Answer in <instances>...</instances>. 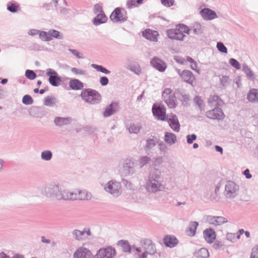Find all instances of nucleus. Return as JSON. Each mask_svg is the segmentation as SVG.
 <instances>
[{"mask_svg": "<svg viewBox=\"0 0 258 258\" xmlns=\"http://www.w3.org/2000/svg\"><path fill=\"white\" fill-rule=\"evenodd\" d=\"M145 187L147 192L150 194H156L164 190L165 187L160 170L154 168L149 172Z\"/></svg>", "mask_w": 258, "mask_h": 258, "instance_id": "obj_1", "label": "nucleus"}, {"mask_svg": "<svg viewBox=\"0 0 258 258\" xmlns=\"http://www.w3.org/2000/svg\"><path fill=\"white\" fill-rule=\"evenodd\" d=\"M190 33L189 28L183 24H178L175 28L170 29L166 31V35L169 38L178 41L184 40L186 37L184 33L189 35Z\"/></svg>", "mask_w": 258, "mask_h": 258, "instance_id": "obj_2", "label": "nucleus"}, {"mask_svg": "<svg viewBox=\"0 0 258 258\" xmlns=\"http://www.w3.org/2000/svg\"><path fill=\"white\" fill-rule=\"evenodd\" d=\"M60 187L59 184H46L41 187V193L47 198L58 200Z\"/></svg>", "mask_w": 258, "mask_h": 258, "instance_id": "obj_3", "label": "nucleus"}, {"mask_svg": "<svg viewBox=\"0 0 258 258\" xmlns=\"http://www.w3.org/2000/svg\"><path fill=\"white\" fill-rule=\"evenodd\" d=\"M136 166L135 160L133 158L123 159L121 163L120 173L124 176L132 175L136 172Z\"/></svg>", "mask_w": 258, "mask_h": 258, "instance_id": "obj_4", "label": "nucleus"}, {"mask_svg": "<svg viewBox=\"0 0 258 258\" xmlns=\"http://www.w3.org/2000/svg\"><path fill=\"white\" fill-rule=\"evenodd\" d=\"M81 96L83 100L89 104H98L101 100L100 94L97 91L91 89H83Z\"/></svg>", "mask_w": 258, "mask_h": 258, "instance_id": "obj_5", "label": "nucleus"}, {"mask_svg": "<svg viewBox=\"0 0 258 258\" xmlns=\"http://www.w3.org/2000/svg\"><path fill=\"white\" fill-rule=\"evenodd\" d=\"M239 185L234 181H227L225 184L224 195L228 199H234L239 195Z\"/></svg>", "mask_w": 258, "mask_h": 258, "instance_id": "obj_6", "label": "nucleus"}, {"mask_svg": "<svg viewBox=\"0 0 258 258\" xmlns=\"http://www.w3.org/2000/svg\"><path fill=\"white\" fill-rule=\"evenodd\" d=\"M121 186L120 182L114 180L108 181L104 185V190L114 197H118L121 194Z\"/></svg>", "mask_w": 258, "mask_h": 258, "instance_id": "obj_7", "label": "nucleus"}, {"mask_svg": "<svg viewBox=\"0 0 258 258\" xmlns=\"http://www.w3.org/2000/svg\"><path fill=\"white\" fill-rule=\"evenodd\" d=\"M162 97L165 103L170 108H175L177 101L174 92L170 88H165L162 93Z\"/></svg>", "mask_w": 258, "mask_h": 258, "instance_id": "obj_8", "label": "nucleus"}, {"mask_svg": "<svg viewBox=\"0 0 258 258\" xmlns=\"http://www.w3.org/2000/svg\"><path fill=\"white\" fill-rule=\"evenodd\" d=\"M110 20L115 23L124 22L127 19L126 12L120 8H116L110 16Z\"/></svg>", "mask_w": 258, "mask_h": 258, "instance_id": "obj_9", "label": "nucleus"}, {"mask_svg": "<svg viewBox=\"0 0 258 258\" xmlns=\"http://www.w3.org/2000/svg\"><path fill=\"white\" fill-rule=\"evenodd\" d=\"M116 255V251L111 246L101 248L97 251L94 258H113Z\"/></svg>", "mask_w": 258, "mask_h": 258, "instance_id": "obj_10", "label": "nucleus"}, {"mask_svg": "<svg viewBox=\"0 0 258 258\" xmlns=\"http://www.w3.org/2000/svg\"><path fill=\"white\" fill-rule=\"evenodd\" d=\"M73 258H94V256L89 248L81 246L78 247L74 251Z\"/></svg>", "mask_w": 258, "mask_h": 258, "instance_id": "obj_11", "label": "nucleus"}, {"mask_svg": "<svg viewBox=\"0 0 258 258\" xmlns=\"http://www.w3.org/2000/svg\"><path fill=\"white\" fill-rule=\"evenodd\" d=\"M141 244L145 251L149 254L154 255L156 253L155 244L151 239L143 238L141 240Z\"/></svg>", "mask_w": 258, "mask_h": 258, "instance_id": "obj_12", "label": "nucleus"}, {"mask_svg": "<svg viewBox=\"0 0 258 258\" xmlns=\"http://www.w3.org/2000/svg\"><path fill=\"white\" fill-rule=\"evenodd\" d=\"M72 235L75 240L82 241L86 239L88 236H90L91 232L89 228H85L82 231L74 229L72 232Z\"/></svg>", "mask_w": 258, "mask_h": 258, "instance_id": "obj_13", "label": "nucleus"}, {"mask_svg": "<svg viewBox=\"0 0 258 258\" xmlns=\"http://www.w3.org/2000/svg\"><path fill=\"white\" fill-rule=\"evenodd\" d=\"M153 115L158 120H165L166 119V108L164 105L154 104L152 106Z\"/></svg>", "mask_w": 258, "mask_h": 258, "instance_id": "obj_14", "label": "nucleus"}, {"mask_svg": "<svg viewBox=\"0 0 258 258\" xmlns=\"http://www.w3.org/2000/svg\"><path fill=\"white\" fill-rule=\"evenodd\" d=\"M206 116L212 119L223 120L225 115L220 107H215L212 110L208 111L206 113Z\"/></svg>", "mask_w": 258, "mask_h": 258, "instance_id": "obj_15", "label": "nucleus"}, {"mask_svg": "<svg viewBox=\"0 0 258 258\" xmlns=\"http://www.w3.org/2000/svg\"><path fill=\"white\" fill-rule=\"evenodd\" d=\"M151 65L160 72H163L167 68L166 63L157 56L153 57L150 60Z\"/></svg>", "mask_w": 258, "mask_h": 258, "instance_id": "obj_16", "label": "nucleus"}, {"mask_svg": "<svg viewBox=\"0 0 258 258\" xmlns=\"http://www.w3.org/2000/svg\"><path fill=\"white\" fill-rule=\"evenodd\" d=\"M207 222L214 226H220L228 222L226 218L222 216H214L212 215L207 216L206 217Z\"/></svg>", "mask_w": 258, "mask_h": 258, "instance_id": "obj_17", "label": "nucleus"}, {"mask_svg": "<svg viewBox=\"0 0 258 258\" xmlns=\"http://www.w3.org/2000/svg\"><path fill=\"white\" fill-rule=\"evenodd\" d=\"M77 192L68 189H62L61 186L58 200H76Z\"/></svg>", "mask_w": 258, "mask_h": 258, "instance_id": "obj_18", "label": "nucleus"}, {"mask_svg": "<svg viewBox=\"0 0 258 258\" xmlns=\"http://www.w3.org/2000/svg\"><path fill=\"white\" fill-rule=\"evenodd\" d=\"M203 19L206 21L212 20L218 18L216 12L209 8H204L200 11Z\"/></svg>", "mask_w": 258, "mask_h": 258, "instance_id": "obj_19", "label": "nucleus"}, {"mask_svg": "<svg viewBox=\"0 0 258 258\" xmlns=\"http://www.w3.org/2000/svg\"><path fill=\"white\" fill-rule=\"evenodd\" d=\"M118 103L116 102H112L106 107L103 112V115L104 117H109L118 111Z\"/></svg>", "mask_w": 258, "mask_h": 258, "instance_id": "obj_20", "label": "nucleus"}, {"mask_svg": "<svg viewBox=\"0 0 258 258\" xmlns=\"http://www.w3.org/2000/svg\"><path fill=\"white\" fill-rule=\"evenodd\" d=\"M167 119L170 127L174 131L178 132L180 125L177 116L174 114H171L167 116Z\"/></svg>", "mask_w": 258, "mask_h": 258, "instance_id": "obj_21", "label": "nucleus"}, {"mask_svg": "<svg viewBox=\"0 0 258 258\" xmlns=\"http://www.w3.org/2000/svg\"><path fill=\"white\" fill-rule=\"evenodd\" d=\"M246 99L251 103L258 104V89H250L247 93Z\"/></svg>", "mask_w": 258, "mask_h": 258, "instance_id": "obj_22", "label": "nucleus"}, {"mask_svg": "<svg viewBox=\"0 0 258 258\" xmlns=\"http://www.w3.org/2000/svg\"><path fill=\"white\" fill-rule=\"evenodd\" d=\"M181 79L183 81L190 85H192L196 80L193 73L187 70H184L182 71Z\"/></svg>", "mask_w": 258, "mask_h": 258, "instance_id": "obj_23", "label": "nucleus"}, {"mask_svg": "<svg viewBox=\"0 0 258 258\" xmlns=\"http://www.w3.org/2000/svg\"><path fill=\"white\" fill-rule=\"evenodd\" d=\"M203 235L205 240L209 243H213L216 239V233L212 228H207L203 232Z\"/></svg>", "mask_w": 258, "mask_h": 258, "instance_id": "obj_24", "label": "nucleus"}, {"mask_svg": "<svg viewBox=\"0 0 258 258\" xmlns=\"http://www.w3.org/2000/svg\"><path fill=\"white\" fill-rule=\"evenodd\" d=\"M159 33L157 31L152 30L151 29H147L143 32V36L147 39L153 42L158 41L157 37Z\"/></svg>", "mask_w": 258, "mask_h": 258, "instance_id": "obj_25", "label": "nucleus"}, {"mask_svg": "<svg viewBox=\"0 0 258 258\" xmlns=\"http://www.w3.org/2000/svg\"><path fill=\"white\" fill-rule=\"evenodd\" d=\"M224 104L223 101L217 95H213L209 97L208 104L211 107H220Z\"/></svg>", "mask_w": 258, "mask_h": 258, "instance_id": "obj_26", "label": "nucleus"}, {"mask_svg": "<svg viewBox=\"0 0 258 258\" xmlns=\"http://www.w3.org/2000/svg\"><path fill=\"white\" fill-rule=\"evenodd\" d=\"M163 242L167 247L172 248L178 244V240L174 236L166 235L163 239Z\"/></svg>", "mask_w": 258, "mask_h": 258, "instance_id": "obj_27", "label": "nucleus"}, {"mask_svg": "<svg viewBox=\"0 0 258 258\" xmlns=\"http://www.w3.org/2000/svg\"><path fill=\"white\" fill-rule=\"evenodd\" d=\"M242 71L244 72L248 80L253 81L255 79V76L254 72L245 63L242 66Z\"/></svg>", "mask_w": 258, "mask_h": 258, "instance_id": "obj_28", "label": "nucleus"}, {"mask_svg": "<svg viewBox=\"0 0 258 258\" xmlns=\"http://www.w3.org/2000/svg\"><path fill=\"white\" fill-rule=\"evenodd\" d=\"M72 121V119L71 117H56L54 120L55 125L59 126L68 125L71 123Z\"/></svg>", "mask_w": 258, "mask_h": 258, "instance_id": "obj_29", "label": "nucleus"}, {"mask_svg": "<svg viewBox=\"0 0 258 258\" xmlns=\"http://www.w3.org/2000/svg\"><path fill=\"white\" fill-rule=\"evenodd\" d=\"M198 225L199 223L196 221L190 222L188 227L186 229V234L189 236H194L196 235V230Z\"/></svg>", "mask_w": 258, "mask_h": 258, "instance_id": "obj_30", "label": "nucleus"}, {"mask_svg": "<svg viewBox=\"0 0 258 258\" xmlns=\"http://www.w3.org/2000/svg\"><path fill=\"white\" fill-rule=\"evenodd\" d=\"M107 19V17L104 13L98 14L93 19L92 23L94 25L98 26L101 24L106 23Z\"/></svg>", "mask_w": 258, "mask_h": 258, "instance_id": "obj_31", "label": "nucleus"}, {"mask_svg": "<svg viewBox=\"0 0 258 258\" xmlns=\"http://www.w3.org/2000/svg\"><path fill=\"white\" fill-rule=\"evenodd\" d=\"M70 87L74 90H81L84 87V84L78 79H72L69 82Z\"/></svg>", "mask_w": 258, "mask_h": 258, "instance_id": "obj_32", "label": "nucleus"}, {"mask_svg": "<svg viewBox=\"0 0 258 258\" xmlns=\"http://www.w3.org/2000/svg\"><path fill=\"white\" fill-rule=\"evenodd\" d=\"M76 200H89L92 198L91 194L86 190H81L77 193Z\"/></svg>", "mask_w": 258, "mask_h": 258, "instance_id": "obj_33", "label": "nucleus"}, {"mask_svg": "<svg viewBox=\"0 0 258 258\" xmlns=\"http://www.w3.org/2000/svg\"><path fill=\"white\" fill-rule=\"evenodd\" d=\"M126 128L130 134H138L142 128L141 123H131L126 125Z\"/></svg>", "mask_w": 258, "mask_h": 258, "instance_id": "obj_34", "label": "nucleus"}, {"mask_svg": "<svg viewBox=\"0 0 258 258\" xmlns=\"http://www.w3.org/2000/svg\"><path fill=\"white\" fill-rule=\"evenodd\" d=\"M164 141L169 145L171 146L175 144L177 141L175 135L169 132H165Z\"/></svg>", "mask_w": 258, "mask_h": 258, "instance_id": "obj_35", "label": "nucleus"}, {"mask_svg": "<svg viewBox=\"0 0 258 258\" xmlns=\"http://www.w3.org/2000/svg\"><path fill=\"white\" fill-rule=\"evenodd\" d=\"M190 29V32L192 31V33L195 35H200L202 34L204 32V28L203 26L198 22H195L191 26Z\"/></svg>", "mask_w": 258, "mask_h": 258, "instance_id": "obj_36", "label": "nucleus"}, {"mask_svg": "<svg viewBox=\"0 0 258 258\" xmlns=\"http://www.w3.org/2000/svg\"><path fill=\"white\" fill-rule=\"evenodd\" d=\"M57 103V100L56 97L53 96H48L45 98L44 104L48 107H53Z\"/></svg>", "mask_w": 258, "mask_h": 258, "instance_id": "obj_37", "label": "nucleus"}, {"mask_svg": "<svg viewBox=\"0 0 258 258\" xmlns=\"http://www.w3.org/2000/svg\"><path fill=\"white\" fill-rule=\"evenodd\" d=\"M117 244L122 247V249L124 252H131V245H130L127 240H120L118 241Z\"/></svg>", "mask_w": 258, "mask_h": 258, "instance_id": "obj_38", "label": "nucleus"}, {"mask_svg": "<svg viewBox=\"0 0 258 258\" xmlns=\"http://www.w3.org/2000/svg\"><path fill=\"white\" fill-rule=\"evenodd\" d=\"M195 256L197 258H208L209 252L207 249L201 248L195 253Z\"/></svg>", "mask_w": 258, "mask_h": 258, "instance_id": "obj_39", "label": "nucleus"}, {"mask_svg": "<svg viewBox=\"0 0 258 258\" xmlns=\"http://www.w3.org/2000/svg\"><path fill=\"white\" fill-rule=\"evenodd\" d=\"M157 143V139L153 137L152 139H148L146 141V144L145 147L146 151L150 150L154 147Z\"/></svg>", "mask_w": 258, "mask_h": 258, "instance_id": "obj_40", "label": "nucleus"}, {"mask_svg": "<svg viewBox=\"0 0 258 258\" xmlns=\"http://www.w3.org/2000/svg\"><path fill=\"white\" fill-rule=\"evenodd\" d=\"M48 81L52 86L57 87L60 85L61 82V79L58 76H50L48 79Z\"/></svg>", "mask_w": 258, "mask_h": 258, "instance_id": "obj_41", "label": "nucleus"}, {"mask_svg": "<svg viewBox=\"0 0 258 258\" xmlns=\"http://www.w3.org/2000/svg\"><path fill=\"white\" fill-rule=\"evenodd\" d=\"M41 158L44 161H50L52 158V153L50 150H44L41 153Z\"/></svg>", "mask_w": 258, "mask_h": 258, "instance_id": "obj_42", "label": "nucleus"}, {"mask_svg": "<svg viewBox=\"0 0 258 258\" xmlns=\"http://www.w3.org/2000/svg\"><path fill=\"white\" fill-rule=\"evenodd\" d=\"M91 67L92 68L95 69L97 71L101 72L105 74H109L110 73V71L107 70L105 68L103 67L102 66L92 63L91 64Z\"/></svg>", "mask_w": 258, "mask_h": 258, "instance_id": "obj_43", "label": "nucleus"}, {"mask_svg": "<svg viewBox=\"0 0 258 258\" xmlns=\"http://www.w3.org/2000/svg\"><path fill=\"white\" fill-rule=\"evenodd\" d=\"M40 39L44 41H49L52 40L49 35V31L48 32L40 31L39 34Z\"/></svg>", "mask_w": 258, "mask_h": 258, "instance_id": "obj_44", "label": "nucleus"}, {"mask_svg": "<svg viewBox=\"0 0 258 258\" xmlns=\"http://www.w3.org/2000/svg\"><path fill=\"white\" fill-rule=\"evenodd\" d=\"M49 33L50 38L52 39V38H55L58 39H62L63 38L62 35L57 30L54 29H50L49 30Z\"/></svg>", "mask_w": 258, "mask_h": 258, "instance_id": "obj_45", "label": "nucleus"}, {"mask_svg": "<svg viewBox=\"0 0 258 258\" xmlns=\"http://www.w3.org/2000/svg\"><path fill=\"white\" fill-rule=\"evenodd\" d=\"M129 70L138 75H140L142 73L141 68L138 63L130 66Z\"/></svg>", "mask_w": 258, "mask_h": 258, "instance_id": "obj_46", "label": "nucleus"}, {"mask_svg": "<svg viewBox=\"0 0 258 258\" xmlns=\"http://www.w3.org/2000/svg\"><path fill=\"white\" fill-rule=\"evenodd\" d=\"M194 102L198 106L200 110H204L203 100L199 96H196L194 99Z\"/></svg>", "mask_w": 258, "mask_h": 258, "instance_id": "obj_47", "label": "nucleus"}, {"mask_svg": "<svg viewBox=\"0 0 258 258\" xmlns=\"http://www.w3.org/2000/svg\"><path fill=\"white\" fill-rule=\"evenodd\" d=\"M150 160L151 158L147 156L141 157L139 159V162L140 167H143V166L147 164Z\"/></svg>", "mask_w": 258, "mask_h": 258, "instance_id": "obj_48", "label": "nucleus"}, {"mask_svg": "<svg viewBox=\"0 0 258 258\" xmlns=\"http://www.w3.org/2000/svg\"><path fill=\"white\" fill-rule=\"evenodd\" d=\"M18 7L16 4L9 2L7 4V10L12 13H16L18 11Z\"/></svg>", "mask_w": 258, "mask_h": 258, "instance_id": "obj_49", "label": "nucleus"}, {"mask_svg": "<svg viewBox=\"0 0 258 258\" xmlns=\"http://www.w3.org/2000/svg\"><path fill=\"white\" fill-rule=\"evenodd\" d=\"M71 72L76 75H86V71L77 68H72L71 69Z\"/></svg>", "mask_w": 258, "mask_h": 258, "instance_id": "obj_50", "label": "nucleus"}, {"mask_svg": "<svg viewBox=\"0 0 258 258\" xmlns=\"http://www.w3.org/2000/svg\"><path fill=\"white\" fill-rule=\"evenodd\" d=\"M221 85L223 87L227 86L230 83L229 77L227 76H223L220 79Z\"/></svg>", "mask_w": 258, "mask_h": 258, "instance_id": "obj_51", "label": "nucleus"}, {"mask_svg": "<svg viewBox=\"0 0 258 258\" xmlns=\"http://www.w3.org/2000/svg\"><path fill=\"white\" fill-rule=\"evenodd\" d=\"M25 76L28 79L33 80L36 78L37 75L33 71L27 70L25 72Z\"/></svg>", "mask_w": 258, "mask_h": 258, "instance_id": "obj_52", "label": "nucleus"}, {"mask_svg": "<svg viewBox=\"0 0 258 258\" xmlns=\"http://www.w3.org/2000/svg\"><path fill=\"white\" fill-rule=\"evenodd\" d=\"M22 102L26 105H30L33 103V100L30 95H25L23 97Z\"/></svg>", "mask_w": 258, "mask_h": 258, "instance_id": "obj_53", "label": "nucleus"}, {"mask_svg": "<svg viewBox=\"0 0 258 258\" xmlns=\"http://www.w3.org/2000/svg\"><path fill=\"white\" fill-rule=\"evenodd\" d=\"M217 48L218 50L222 53H227V49L222 42H218L217 43Z\"/></svg>", "mask_w": 258, "mask_h": 258, "instance_id": "obj_54", "label": "nucleus"}, {"mask_svg": "<svg viewBox=\"0 0 258 258\" xmlns=\"http://www.w3.org/2000/svg\"><path fill=\"white\" fill-rule=\"evenodd\" d=\"M229 62L231 66L234 68L239 70L240 69V65L239 62L234 58H230L229 60Z\"/></svg>", "mask_w": 258, "mask_h": 258, "instance_id": "obj_55", "label": "nucleus"}, {"mask_svg": "<svg viewBox=\"0 0 258 258\" xmlns=\"http://www.w3.org/2000/svg\"><path fill=\"white\" fill-rule=\"evenodd\" d=\"M158 146L159 149L161 153H163V154L166 153L167 148L166 145L164 143L163 141H160L158 142Z\"/></svg>", "mask_w": 258, "mask_h": 258, "instance_id": "obj_56", "label": "nucleus"}, {"mask_svg": "<svg viewBox=\"0 0 258 258\" xmlns=\"http://www.w3.org/2000/svg\"><path fill=\"white\" fill-rule=\"evenodd\" d=\"M124 186L127 189L130 190H134V186L133 184L129 181L126 179H123L122 181Z\"/></svg>", "mask_w": 258, "mask_h": 258, "instance_id": "obj_57", "label": "nucleus"}, {"mask_svg": "<svg viewBox=\"0 0 258 258\" xmlns=\"http://www.w3.org/2000/svg\"><path fill=\"white\" fill-rule=\"evenodd\" d=\"M161 3L164 6L170 7L174 5V0H161Z\"/></svg>", "mask_w": 258, "mask_h": 258, "instance_id": "obj_58", "label": "nucleus"}, {"mask_svg": "<svg viewBox=\"0 0 258 258\" xmlns=\"http://www.w3.org/2000/svg\"><path fill=\"white\" fill-rule=\"evenodd\" d=\"M197 135L195 134L188 135L186 136L187 143L189 144H191L197 139Z\"/></svg>", "mask_w": 258, "mask_h": 258, "instance_id": "obj_59", "label": "nucleus"}, {"mask_svg": "<svg viewBox=\"0 0 258 258\" xmlns=\"http://www.w3.org/2000/svg\"><path fill=\"white\" fill-rule=\"evenodd\" d=\"M226 239L232 242H235L236 233H228L226 234Z\"/></svg>", "mask_w": 258, "mask_h": 258, "instance_id": "obj_60", "label": "nucleus"}, {"mask_svg": "<svg viewBox=\"0 0 258 258\" xmlns=\"http://www.w3.org/2000/svg\"><path fill=\"white\" fill-rule=\"evenodd\" d=\"M46 75L47 76L49 77V78L50 77V76H58V74L55 70H54L52 69H50V68L47 69L46 70Z\"/></svg>", "mask_w": 258, "mask_h": 258, "instance_id": "obj_61", "label": "nucleus"}, {"mask_svg": "<svg viewBox=\"0 0 258 258\" xmlns=\"http://www.w3.org/2000/svg\"><path fill=\"white\" fill-rule=\"evenodd\" d=\"M69 51H70L73 55L76 56L78 58H84L85 57L79 52H78L77 50L74 49H69Z\"/></svg>", "mask_w": 258, "mask_h": 258, "instance_id": "obj_62", "label": "nucleus"}, {"mask_svg": "<svg viewBox=\"0 0 258 258\" xmlns=\"http://www.w3.org/2000/svg\"><path fill=\"white\" fill-rule=\"evenodd\" d=\"M94 12L98 15V14L104 13L102 7L99 4H96L94 7Z\"/></svg>", "mask_w": 258, "mask_h": 258, "instance_id": "obj_63", "label": "nucleus"}, {"mask_svg": "<svg viewBox=\"0 0 258 258\" xmlns=\"http://www.w3.org/2000/svg\"><path fill=\"white\" fill-rule=\"evenodd\" d=\"M250 258H258V246L252 249Z\"/></svg>", "mask_w": 258, "mask_h": 258, "instance_id": "obj_64", "label": "nucleus"}]
</instances>
